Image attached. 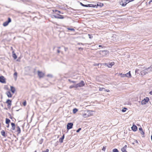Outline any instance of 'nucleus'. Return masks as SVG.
I'll use <instances>...</instances> for the list:
<instances>
[{
	"label": "nucleus",
	"instance_id": "nucleus-1",
	"mask_svg": "<svg viewBox=\"0 0 152 152\" xmlns=\"http://www.w3.org/2000/svg\"><path fill=\"white\" fill-rule=\"evenodd\" d=\"M99 54L102 56H105L109 55V52L107 50H101L99 52Z\"/></svg>",
	"mask_w": 152,
	"mask_h": 152
},
{
	"label": "nucleus",
	"instance_id": "nucleus-2",
	"mask_svg": "<svg viewBox=\"0 0 152 152\" xmlns=\"http://www.w3.org/2000/svg\"><path fill=\"white\" fill-rule=\"evenodd\" d=\"M77 88L78 87H82L84 86L85 83L83 81L81 80L79 83L76 84Z\"/></svg>",
	"mask_w": 152,
	"mask_h": 152
},
{
	"label": "nucleus",
	"instance_id": "nucleus-3",
	"mask_svg": "<svg viewBox=\"0 0 152 152\" xmlns=\"http://www.w3.org/2000/svg\"><path fill=\"white\" fill-rule=\"evenodd\" d=\"M93 111L92 110H89L87 111L86 112H84L83 114V117L85 118L88 117L89 116V112H93Z\"/></svg>",
	"mask_w": 152,
	"mask_h": 152
},
{
	"label": "nucleus",
	"instance_id": "nucleus-4",
	"mask_svg": "<svg viewBox=\"0 0 152 152\" xmlns=\"http://www.w3.org/2000/svg\"><path fill=\"white\" fill-rule=\"evenodd\" d=\"M152 71V65H151L150 67H148V68L146 69H145V71H142L141 74H142V73L145 72V73L144 74H145L146 73H147L148 72H150V71Z\"/></svg>",
	"mask_w": 152,
	"mask_h": 152
},
{
	"label": "nucleus",
	"instance_id": "nucleus-5",
	"mask_svg": "<svg viewBox=\"0 0 152 152\" xmlns=\"http://www.w3.org/2000/svg\"><path fill=\"white\" fill-rule=\"evenodd\" d=\"M149 100V98L148 97H145L143 100H142L141 102V104L142 105H144L146 104Z\"/></svg>",
	"mask_w": 152,
	"mask_h": 152
},
{
	"label": "nucleus",
	"instance_id": "nucleus-6",
	"mask_svg": "<svg viewBox=\"0 0 152 152\" xmlns=\"http://www.w3.org/2000/svg\"><path fill=\"white\" fill-rule=\"evenodd\" d=\"M11 20L10 18H8V20L6 21L3 23V25L4 26H6L8 25V24L11 22Z\"/></svg>",
	"mask_w": 152,
	"mask_h": 152
},
{
	"label": "nucleus",
	"instance_id": "nucleus-7",
	"mask_svg": "<svg viewBox=\"0 0 152 152\" xmlns=\"http://www.w3.org/2000/svg\"><path fill=\"white\" fill-rule=\"evenodd\" d=\"M73 124L72 123H68L67 125V129L68 130L72 128Z\"/></svg>",
	"mask_w": 152,
	"mask_h": 152
},
{
	"label": "nucleus",
	"instance_id": "nucleus-8",
	"mask_svg": "<svg viewBox=\"0 0 152 152\" xmlns=\"http://www.w3.org/2000/svg\"><path fill=\"white\" fill-rule=\"evenodd\" d=\"M38 75L39 78H42L43 77L44 74L42 72H40L39 71H37Z\"/></svg>",
	"mask_w": 152,
	"mask_h": 152
},
{
	"label": "nucleus",
	"instance_id": "nucleus-9",
	"mask_svg": "<svg viewBox=\"0 0 152 152\" xmlns=\"http://www.w3.org/2000/svg\"><path fill=\"white\" fill-rule=\"evenodd\" d=\"M120 4L123 6H125L127 4V3L126 1V0H122L120 2Z\"/></svg>",
	"mask_w": 152,
	"mask_h": 152
},
{
	"label": "nucleus",
	"instance_id": "nucleus-10",
	"mask_svg": "<svg viewBox=\"0 0 152 152\" xmlns=\"http://www.w3.org/2000/svg\"><path fill=\"white\" fill-rule=\"evenodd\" d=\"M0 82L2 83H5V79L4 77L3 76L0 77Z\"/></svg>",
	"mask_w": 152,
	"mask_h": 152
},
{
	"label": "nucleus",
	"instance_id": "nucleus-11",
	"mask_svg": "<svg viewBox=\"0 0 152 152\" xmlns=\"http://www.w3.org/2000/svg\"><path fill=\"white\" fill-rule=\"evenodd\" d=\"M6 102L8 104L7 106L8 107H10L11 104V101L8 99L7 100Z\"/></svg>",
	"mask_w": 152,
	"mask_h": 152
},
{
	"label": "nucleus",
	"instance_id": "nucleus-12",
	"mask_svg": "<svg viewBox=\"0 0 152 152\" xmlns=\"http://www.w3.org/2000/svg\"><path fill=\"white\" fill-rule=\"evenodd\" d=\"M132 129L133 131L135 132L137 130V128L135 125H133L132 127Z\"/></svg>",
	"mask_w": 152,
	"mask_h": 152
},
{
	"label": "nucleus",
	"instance_id": "nucleus-13",
	"mask_svg": "<svg viewBox=\"0 0 152 152\" xmlns=\"http://www.w3.org/2000/svg\"><path fill=\"white\" fill-rule=\"evenodd\" d=\"M127 145H125L123 148L121 149V150L123 152H127L126 150V149Z\"/></svg>",
	"mask_w": 152,
	"mask_h": 152
},
{
	"label": "nucleus",
	"instance_id": "nucleus-14",
	"mask_svg": "<svg viewBox=\"0 0 152 152\" xmlns=\"http://www.w3.org/2000/svg\"><path fill=\"white\" fill-rule=\"evenodd\" d=\"M114 64V62H111L110 63H109V64H105V65H107V66L109 67H111Z\"/></svg>",
	"mask_w": 152,
	"mask_h": 152
},
{
	"label": "nucleus",
	"instance_id": "nucleus-15",
	"mask_svg": "<svg viewBox=\"0 0 152 152\" xmlns=\"http://www.w3.org/2000/svg\"><path fill=\"white\" fill-rule=\"evenodd\" d=\"M10 90L11 91V92L14 94L15 91V89L14 87L12 86H10Z\"/></svg>",
	"mask_w": 152,
	"mask_h": 152
},
{
	"label": "nucleus",
	"instance_id": "nucleus-16",
	"mask_svg": "<svg viewBox=\"0 0 152 152\" xmlns=\"http://www.w3.org/2000/svg\"><path fill=\"white\" fill-rule=\"evenodd\" d=\"M6 94L7 95V96L9 97H11L12 96V95L9 91H7L6 92Z\"/></svg>",
	"mask_w": 152,
	"mask_h": 152
},
{
	"label": "nucleus",
	"instance_id": "nucleus-17",
	"mask_svg": "<svg viewBox=\"0 0 152 152\" xmlns=\"http://www.w3.org/2000/svg\"><path fill=\"white\" fill-rule=\"evenodd\" d=\"M64 135H63L62 137L60 138L59 139V142L60 143H62L63 142V140L64 139Z\"/></svg>",
	"mask_w": 152,
	"mask_h": 152
},
{
	"label": "nucleus",
	"instance_id": "nucleus-18",
	"mask_svg": "<svg viewBox=\"0 0 152 152\" xmlns=\"http://www.w3.org/2000/svg\"><path fill=\"white\" fill-rule=\"evenodd\" d=\"M125 74L126 77H131V75L130 74V71H129L128 73Z\"/></svg>",
	"mask_w": 152,
	"mask_h": 152
},
{
	"label": "nucleus",
	"instance_id": "nucleus-19",
	"mask_svg": "<svg viewBox=\"0 0 152 152\" xmlns=\"http://www.w3.org/2000/svg\"><path fill=\"white\" fill-rule=\"evenodd\" d=\"M11 125L12 126V129L13 130H14L15 129V124L13 123H11Z\"/></svg>",
	"mask_w": 152,
	"mask_h": 152
},
{
	"label": "nucleus",
	"instance_id": "nucleus-20",
	"mask_svg": "<svg viewBox=\"0 0 152 152\" xmlns=\"http://www.w3.org/2000/svg\"><path fill=\"white\" fill-rule=\"evenodd\" d=\"M103 6V4L102 3H98L97 4V6H99L101 7Z\"/></svg>",
	"mask_w": 152,
	"mask_h": 152
},
{
	"label": "nucleus",
	"instance_id": "nucleus-21",
	"mask_svg": "<svg viewBox=\"0 0 152 152\" xmlns=\"http://www.w3.org/2000/svg\"><path fill=\"white\" fill-rule=\"evenodd\" d=\"M77 88V86H76V84H74V85H73L70 86L69 87V88L70 89H71V88Z\"/></svg>",
	"mask_w": 152,
	"mask_h": 152
},
{
	"label": "nucleus",
	"instance_id": "nucleus-22",
	"mask_svg": "<svg viewBox=\"0 0 152 152\" xmlns=\"http://www.w3.org/2000/svg\"><path fill=\"white\" fill-rule=\"evenodd\" d=\"M58 15L59 16L57 17V19H63L64 18L63 16L60 15Z\"/></svg>",
	"mask_w": 152,
	"mask_h": 152
},
{
	"label": "nucleus",
	"instance_id": "nucleus-23",
	"mask_svg": "<svg viewBox=\"0 0 152 152\" xmlns=\"http://www.w3.org/2000/svg\"><path fill=\"white\" fill-rule=\"evenodd\" d=\"M10 122V120L8 119V118H6V124H9V123Z\"/></svg>",
	"mask_w": 152,
	"mask_h": 152
},
{
	"label": "nucleus",
	"instance_id": "nucleus-24",
	"mask_svg": "<svg viewBox=\"0 0 152 152\" xmlns=\"http://www.w3.org/2000/svg\"><path fill=\"white\" fill-rule=\"evenodd\" d=\"M53 12H58L59 13H61V12L59 11L58 10H53ZM61 14H63V13H61Z\"/></svg>",
	"mask_w": 152,
	"mask_h": 152
},
{
	"label": "nucleus",
	"instance_id": "nucleus-25",
	"mask_svg": "<svg viewBox=\"0 0 152 152\" xmlns=\"http://www.w3.org/2000/svg\"><path fill=\"white\" fill-rule=\"evenodd\" d=\"M17 129H17V131L18 132V134H19L20 133V128L18 126Z\"/></svg>",
	"mask_w": 152,
	"mask_h": 152
},
{
	"label": "nucleus",
	"instance_id": "nucleus-26",
	"mask_svg": "<svg viewBox=\"0 0 152 152\" xmlns=\"http://www.w3.org/2000/svg\"><path fill=\"white\" fill-rule=\"evenodd\" d=\"M78 111V110L76 108H74L73 110V113H76Z\"/></svg>",
	"mask_w": 152,
	"mask_h": 152
},
{
	"label": "nucleus",
	"instance_id": "nucleus-27",
	"mask_svg": "<svg viewBox=\"0 0 152 152\" xmlns=\"http://www.w3.org/2000/svg\"><path fill=\"white\" fill-rule=\"evenodd\" d=\"M12 57L14 59H16L17 58V56H16V54L15 53H13Z\"/></svg>",
	"mask_w": 152,
	"mask_h": 152
},
{
	"label": "nucleus",
	"instance_id": "nucleus-28",
	"mask_svg": "<svg viewBox=\"0 0 152 152\" xmlns=\"http://www.w3.org/2000/svg\"><path fill=\"white\" fill-rule=\"evenodd\" d=\"M1 135L3 136H4L5 135V132L4 131L2 130L1 132Z\"/></svg>",
	"mask_w": 152,
	"mask_h": 152
},
{
	"label": "nucleus",
	"instance_id": "nucleus-29",
	"mask_svg": "<svg viewBox=\"0 0 152 152\" xmlns=\"http://www.w3.org/2000/svg\"><path fill=\"white\" fill-rule=\"evenodd\" d=\"M113 152H118V151L116 148H114L113 149Z\"/></svg>",
	"mask_w": 152,
	"mask_h": 152
},
{
	"label": "nucleus",
	"instance_id": "nucleus-30",
	"mask_svg": "<svg viewBox=\"0 0 152 152\" xmlns=\"http://www.w3.org/2000/svg\"><path fill=\"white\" fill-rule=\"evenodd\" d=\"M80 4L82 6H83V7H87V5H85V4H83L81 2H80Z\"/></svg>",
	"mask_w": 152,
	"mask_h": 152
},
{
	"label": "nucleus",
	"instance_id": "nucleus-31",
	"mask_svg": "<svg viewBox=\"0 0 152 152\" xmlns=\"http://www.w3.org/2000/svg\"><path fill=\"white\" fill-rule=\"evenodd\" d=\"M120 75L121 76V77H126V74H123L122 73H121L120 74Z\"/></svg>",
	"mask_w": 152,
	"mask_h": 152
},
{
	"label": "nucleus",
	"instance_id": "nucleus-32",
	"mask_svg": "<svg viewBox=\"0 0 152 152\" xmlns=\"http://www.w3.org/2000/svg\"><path fill=\"white\" fill-rule=\"evenodd\" d=\"M127 109L126 108H124L122 110V112H125L126 111V110Z\"/></svg>",
	"mask_w": 152,
	"mask_h": 152
},
{
	"label": "nucleus",
	"instance_id": "nucleus-33",
	"mask_svg": "<svg viewBox=\"0 0 152 152\" xmlns=\"http://www.w3.org/2000/svg\"><path fill=\"white\" fill-rule=\"evenodd\" d=\"M67 28L68 30H69L72 31H75V29L73 28Z\"/></svg>",
	"mask_w": 152,
	"mask_h": 152
},
{
	"label": "nucleus",
	"instance_id": "nucleus-34",
	"mask_svg": "<svg viewBox=\"0 0 152 152\" xmlns=\"http://www.w3.org/2000/svg\"><path fill=\"white\" fill-rule=\"evenodd\" d=\"M104 88H100L99 91H104Z\"/></svg>",
	"mask_w": 152,
	"mask_h": 152
},
{
	"label": "nucleus",
	"instance_id": "nucleus-35",
	"mask_svg": "<svg viewBox=\"0 0 152 152\" xmlns=\"http://www.w3.org/2000/svg\"><path fill=\"white\" fill-rule=\"evenodd\" d=\"M68 81L70 83H76L75 81H72L70 79L68 80Z\"/></svg>",
	"mask_w": 152,
	"mask_h": 152
},
{
	"label": "nucleus",
	"instance_id": "nucleus-36",
	"mask_svg": "<svg viewBox=\"0 0 152 152\" xmlns=\"http://www.w3.org/2000/svg\"><path fill=\"white\" fill-rule=\"evenodd\" d=\"M87 7H92L93 4H87Z\"/></svg>",
	"mask_w": 152,
	"mask_h": 152
},
{
	"label": "nucleus",
	"instance_id": "nucleus-37",
	"mask_svg": "<svg viewBox=\"0 0 152 152\" xmlns=\"http://www.w3.org/2000/svg\"><path fill=\"white\" fill-rule=\"evenodd\" d=\"M88 36L90 39H91L93 37V36L89 34H88Z\"/></svg>",
	"mask_w": 152,
	"mask_h": 152
},
{
	"label": "nucleus",
	"instance_id": "nucleus-38",
	"mask_svg": "<svg viewBox=\"0 0 152 152\" xmlns=\"http://www.w3.org/2000/svg\"><path fill=\"white\" fill-rule=\"evenodd\" d=\"M47 76L48 77H52V76L50 74H48L47 75Z\"/></svg>",
	"mask_w": 152,
	"mask_h": 152
},
{
	"label": "nucleus",
	"instance_id": "nucleus-39",
	"mask_svg": "<svg viewBox=\"0 0 152 152\" xmlns=\"http://www.w3.org/2000/svg\"><path fill=\"white\" fill-rule=\"evenodd\" d=\"M81 128H79L77 131H76V132H79V131L81 130Z\"/></svg>",
	"mask_w": 152,
	"mask_h": 152
},
{
	"label": "nucleus",
	"instance_id": "nucleus-40",
	"mask_svg": "<svg viewBox=\"0 0 152 152\" xmlns=\"http://www.w3.org/2000/svg\"><path fill=\"white\" fill-rule=\"evenodd\" d=\"M104 91H106L107 92H109L110 91V90L109 89H106L105 88H104Z\"/></svg>",
	"mask_w": 152,
	"mask_h": 152
},
{
	"label": "nucleus",
	"instance_id": "nucleus-41",
	"mask_svg": "<svg viewBox=\"0 0 152 152\" xmlns=\"http://www.w3.org/2000/svg\"><path fill=\"white\" fill-rule=\"evenodd\" d=\"M23 1H25L26 2H30L31 1V0H22Z\"/></svg>",
	"mask_w": 152,
	"mask_h": 152
},
{
	"label": "nucleus",
	"instance_id": "nucleus-42",
	"mask_svg": "<svg viewBox=\"0 0 152 152\" xmlns=\"http://www.w3.org/2000/svg\"><path fill=\"white\" fill-rule=\"evenodd\" d=\"M17 73L16 72H15L14 73V76H15L16 77V78L17 77Z\"/></svg>",
	"mask_w": 152,
	"mask_h": 152
},
{
	"label": "nucleus",
	"instance_id": "nucleus-43",
	"mask_svg": "<svg viewBox=\"0 0 152 152\" xmlns=\"http://www.w3.org/2000/svg\"><path fill=\"white\" fill-rule=\"evenodd\" d=\"M23 104L24 106H25L26 105V101L24 102L23 103Z\"/></svg>",
	"mask_w": 152,
	"mask_h": 152
},
{
	"label": "nucleus",
	"instance_id": "nucleus-44",
	"mask_svg": "<svg viewBox=\"0 0 152 152\" xmlns=\"http://www.w3.org/2000/svg\"><path fill=\"white\" fill-rule=\"evenodd\" d=\"M44 152H48L49 150L48 149H46L45 151H43Z\"/></svg>",
	"mask_w": 152,
	"mask_h": 152
},
{
	"label": "nucleus",
	"instance_id": "nucleus-45",
	"mask_svg": "<svg viewBox=\"0 0 152 152\" xmlns=\"http://www.w3.org/2000/svg\"><path fill=\"white\" fill-rule=\"evenodd\" d=\"M141 134H143V135L144 134V133L143 131V130L142 131H141Z\"/></svg>",
	"mask_w": 152,
	"mask_h": 152
},
{
	"label": "nucleus",
	"instance_id": "nucleus-46",
	"mask_svg": "<svg viewBox=\"0 0 152 152\" xmlns=\"http://www.w3.org/2000/svg\"><path fill=\"white\" fill-rule=\"evenodd\" d=\"M126 3H128L131 2L130 0H126Z\"/></svg>",
	"mask_w": 152,
	"mask_h": 152
},
{
	"label": "nucleus",
	"instance_id": "nucleus-47",
	"mask_svg": "<svg viewBox=\"0 0 152 152\" xmlns=\"http://www.w3.org/2000/svg\"><path fill=\"white\" fill-rule=\"evenodd\" d=\"M139 130H140V131H142V129L141 127L139 128Z\"/></svg>",
	"mask_w": 152,
	"mask_h": 152
},
{
	"label": "nucleus",
	"instance_id": "nucleus-48",
	"mask_svg": "<svg viewBox=\"0 0 152 152\" xmlns=\"http://www.w3.org/2000/svg\"><path fill=\"white\" fill-rule=\"evenodd\" d=\"M105 149H106V148H105L104 147L103 149H102V150L103 151H105Z\"/></svg>",
	"mask_w": 152,
	"mask_h": 152
},
{
	"label": "nucleus",
	"instance_id": "nucleus-49",
	"mask_svg": "<svg viewBox=\"0 0 152 152\" xmlns=\"http://www.w3.org/2000/svg\"><path fill=\"white\" fill-rule=\"evenodd\" d=\"M92 7H97V5L96 6V5H93V6H92Z\"/></svg>",
	"mask_w": 152,
	"mask_h": 152
},
{
	"label": "nucleus",
	"instance_id": "nucleus-50",
	"mask_svg": "<svg viewBox=\"0 0 152 152\" xmlns=\"http://www.w3.org/2000/svg\"><path fill=\"white\" fill-rule=\"evenodd\" d=\"M92 112H89V116L92 115V113H91Z\"/></svg>",
	"mask_w": 152,
	"mask_h": 152
},
{
	"label": "nucleus",
	"instance_id": "nucleus-51",
	"mask_svg": "<svg viewBox=\"0 0 152 152\" xmlns=\"http://www.w3.org/2000/svg\"><path fill=\"white\" fill-rule=\"evenodd\" d=\"M116 37H118L117 36H116V35H113V36L112 37L113 38L115 37L116 38Z\"/></svg>",
	"mask_w": 152,
	"mask_h": 152
},
{
	"label": "nucleus",
	"instance_id": "nucleus-52",
	"mask_svg": "<svg viewBox=\"0 0 152 152\" xmlns=\"http://www.w3.org/2000/svg\"><path fill=\"white\" fill-rule=\"evenodd\" d=\"M21 139L22 140H24V137H21Z\"/></svg>",
	"mask_w": 152,
	"mask_h": 152
},
{
	"label": "nucleus",
	"instance_id": "nucleus-53",
	"mask_svg": "<svg viewBox=\"0 0 152 152\" xmlns=\"http://www.w3.org/2000/svg\"><path fill=\"white\" fill-rule=\"evenodd\" d=\"M53 16L54 17V18L57 19V18L58 16H56V15H53Z\"/></svg>",
	"mask_w": 152,
	"mask_h": 152
},
{
	"label": "nucleus",
	"instance_id": "nucleus-54",
	"mask_svg": "<svg viewBox=\"0 0 152 152\" xmlns=\"http://www.w3.org/2000/svg\"><path fill=\"white\" fill-rule=\"evenodd\" d=\"M57 52H58V53H60V51L59 50H57Z\"/></svg>",
	"mask_w": 152,
	"mask_h": 152
},
{
	"label": "nucleus",
	"instance_id": "nucleus-55",
	"mask_svg": "<svg viewBox=\"0 0 152 152\" xmlns=\"http://www.w3.org/2000/svg\"><path fill=\"white\" fill-rule=\"evenodd\" d=\"M151 2H152V1H151V0L150 1H149V4H150Z\"/></svg>",
	"mask_w": 152,
	"mask_h": 152
},
{
	"label": "nucleus",
	"instance_id": "nucleus-56",
	"mask_svg": "<svg viewBox=\"0 0 152 152\" xmlns=\"http://www.w3.org/2000/svg\"><path fill=\"white\" fill-rule=\"evenodd\" d=\"M79 49H82V48H79Z\"/></svg>",
	"mask_w": 152,
	"mask_h": 152
},
{
	"label": "nucleus",
	"instance_id": "nucleus-57",
	"mask_svg": "<svg viewBox=\"0 0 152 152\" xmlns=\"http://www.w3.org/2000/svg\"><path fill=\"white\" fill-rule=\"evenodd\" d=\"M99 47H101L102 46L101 45H99Z\"/></svg>",
	"mask_w": 152,
	"mask_h": 152
},
{
	"label": "nucleus",
	"instance_id": "nucleus-58",
	"mask_svg": "<svg viewBox=\"0 0 152 152\" xmlns=\"http://www.w3.org/2000/svg\"><path fill=\"white\" fill-rule=\"evenodd\" d=\"M134 0H130V1L131 2V1H134Z\"/></svg>",
	"mask_w": 152,
	"mask_h": 152
},
{
	"label": "nucleus",
	"instance_id": "nucleus-59",
	"mask_svg": "<svg viewBox=\"0 0 152 152\" xmlns=\"http://www.w3.org/2000/svg\"><path fill=\"white\" fill-rule=\"evenodd\" d=\"M58 49H60V47H58Z\"/></svg>",
	"mask_w": 152,
	"mask_h": 152
},
{
	"label": "nucleus",
	"instance_id": "nucleus-60",
	"mask_svg": "<svg viewBox=\"0 0 152 152\" xmlns=\"http://www.w3.org/2000/svg\"><path fill=\"white\" fill-rule=\"evenodd\" d=\"M115 41H116V42L117 41L116 39H115Z\"/></svg>",
	"mask_w": 152,
	"mask_h": 152
},
{
	"label": "nucleus",
	"instance_id": "nucleus-61",
	"mask_svg": "<svg viewBox=\"0 0 152 152\" xmlns=\"http://www.w3.org/2000/svg\"><path fill=\"white\" fill-rule=\"evenodd\" d=\"M34 152H37L36 151H35Z\"/></svg>",
	"mask_w": 152,
	"mask_h": 152
},
{
	"label": "nucleus",
	"instance_id": "nucleus-62",
	"mask_svg": "<svg viewBox=\"0 0 152 152\" xmlns=\"http://www.w3.org/2000/svg\"><path fill=\"white\" fill-rule=\"evenodd\" d=\"M12 53H14V51H13V52H12Z\"/></svg>",
	"mask_w": 152,
	"mask_h": 152
},
{
	"label": "nucleus",
	"instance_id": "nucleus-63",
	"mask_svg": "<svg viewBox=\"0 0 152 152\" xmlns=\"http://www.w3.org/2000/svg\"><path fill=\"white\" fill-rule=\"evenodd\" d=\"M151 1H152V0H151Z\"/></svg>",
	"mask_w": 152,
	"mask_h": 152
},
{
	"label": "nucleus",
	"instance_id": "nucleus-64",
	"mask_svg": "<svg viewBox=\"0 0 152 152\" xmlns=\"http://www.w3.org/2000/svg\"><path fill=\"white\" fill-rule=\"evenodd\" d=\"M42 152H43V151H42Z\"/></svg>",
	"mask_w": 152,
	"mask_h": 152
}]
</instances>
